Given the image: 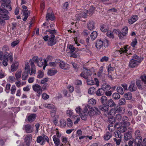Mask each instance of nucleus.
I'll use <instances>...</instances> for the list:
<instances>
[{
  "mask_svg": "<svg viewBox=\"0 0 146 146\" xmlns=\"http://www.w3.org/2000/svg\"><path fill=\"white\" fill-rule=\"evenodd\" d=\"M129 121V118L127 116L125 115L122 117L121 122V125L119 128L121 132L123 133L127 130V127L130 125Z\"/></svg>",
  "mask_w": 146,
  "mask_h": 146,
  "instance_id": "nucleus-1",
  "label": "nucleus"
},
{
  "mask_svg": "<svg viewBox=\"0 0 146 146\" xmlns=\"http://www.w3.org/2000/svg\"><path fill=\"white\" fill-rule=\"evenodd\" d=\"M142 131L139 130L137 129L135 131L134 136L135 138L134 141L135 144H137L139 146H140L141 141L142 139Z\"/></svg>",
  "mask_w": 146,
  "mask_h": 146,
  "instance_id": "nucleus-2",
  "label": "nucleus"
},
{
  "mask_svg": "<svg viewBox=\"0 0 146 146\" xmlns=\"http://www.w3.org/2000/svg\"><path fill=\"white\" fill-rule=\"evenodd\" d=\"M88 107L89 108H90V110L88 112V114L90 116H97L100 114L101 112L97 108L95 107L92 108L89 106H88Z\"/></svg>",
  "mask_w": 146,
  "mask_h": 146,
  "instance_id": "nucleus-3",
  "label": "nucleus"
},
{
  "mask_svg": "<svg viewBox=\"0 0 146 146\" xmlns=\"http://www.w3.org/2000/svg\"><path fill=\"white\" fill-rule=\"evenodd\" d=\"M3 9L0 8V17L3 18L4 20H8L9 19V17L8 15L9 13L8 11H10L7 8H3Z\"/></svg>",
  "mask_w": 146,
  "mask_h": 146,
  "instance_id": "nucleus-4",
  "label": "nucleus"
},
{
  "mask_svg": "<svg viewBox=\"0 0 146 146\" xmlns=\"http://www.w3.org/2000/svg\"><path fill=\"white\" fill-rule=\"evenodd\" d=\"M83 68L84 71L80 74V76L85 79L90 78L92 74L91 71L86 67H84Z\"/></svg>",
  "mask_w": 146,
  "mask_h": 146,
  "instance_id": "nucleus-5",
  "label": "nucleus"
},
{
  "mask_svg": "<svg viewBox=\"0 0 146 146\" xmlns=\"http://www.w3.org/2000/svg\"><path fill=\"white\" fill-rule=\"evenodd\" d=\"M45 141L48 143L49 142L48 137L44 134H43L42 136H39L37 138L36 142L41 145L44 144Z\"/></svg>",
  "mask_w": 146,
  "mask_h": 146,
  "instance_id": "nucleus-6",
  "label": "nucleus"
},
{
  "mask_svg": "<svg viewBox=\"0 0 146 146\" xmlns=\"http://www.w3.org/2000/svg\"><path fill=\"white\" fill-rule=\"evenodd\" d=\"M128 29L127 27H125L121 29V31L119 35V38L121 40H123L127 35Z\"/></svg>",
  "mask_w": 146,
  "mask_h": 146,
  "instance_id": "nucleus-7",
  "label": "nucleus"
},
{
  "mask_svg": "<svg viewBox=\"0 0 146 146\" xmlns=\"http://www.w3.org/2000/svg\"><path fill=\"white\" fill-rule=\"evenodd\" d=\"M3 1L4 2L1 4V6L2 8H8L9 9H8L9 11H11L12 7L10 4L11 3V1L9 0H3Z\"/></svg>",
  "mask_w": 146,
  "mask_h": 146,
  "instance_id": "nucleus-8",
  "label": "nucleus"
},
{
  "mask_svg": "<svg viewBox=\"0 0 146 146\" xmlns=\"http://www.w3.org/2000/svg\"><path fill=\"white\" fill-rule=\"evenodd\" d=\"M57 40L55 39V36L54 35H50L48 42L47 44L48 46H52L56 44Z\"/></svg>",
  "mask_w": 146,
  "mask_h": 146,
  "instance_id": "nucleus-9",
  "label": "nucleus"
},
{
  "mask_svg": "<svg viewBox=\"0 0 146 146\" xmlns=\"http://www.w3.org/2000/svg\"><path fill=\"white\" fill-rule=\"evenodd\" d=\"M122 111L121 108L119 106H115L113 109H111L109 113V114L111 115H115V112L119 113Z\"/></svg>",
  "mask_w": 146,
  "mask_h": 146,
  "instance_id": "nucleus-10",
  "label": "nucleus"
},
{
  "mask_svg": "<svg viewBox=\"0 0 146 146\" xmlns=\"http://www.w3.org/2000/svg\"><path fill=\"white\" fill-rule=\"evenodd\" d=\"M55 16L54 15L52 11L50 9V12H48V11L47 12L46 15V20L47 21H48L49 20L53 21L55 20Z\"/></svg>",
  "mask_w": 146,
  "mask_h": 146,
  "instance_id": "nucleus-11",
  "label": "nucleus"
},
{
  "mask_svg": "<svg viewBox=\"0 0 146 146\" xmlns=\"http://www.w3.org/2000/svg\"><path fill=\"white\" fill-rule=\"evenodd\" d=\"M57 137L55 135H54L53 137V140L55 144L54 146H58L60 143V141L59 138L60 137V135H59V133L56 134Z\"/></svg>",
  "mask_w": 146,
  "mask_h": 146,
  "instance_id": "nucleus-12",
  "label": "nucleus"
},
{
  "mask_svg": "<svg viewBox=\"0 0 146 146\" xmlns=\"http://www.w3.org/2000/svg\"><path fill=\"white\" fill-rule=\"evenodd\" d=\"M103 44L104 42L102 40L98 39L95 42V45L97 49H100L102 47Z\"/></svg>",
  "mask_w": 146,
  "mask_h": 146,
  "instance_id": "nucleus-13",
  "label": "nucleus"
},
{
  "mask_svg": "<svg viewBox=\"0 0 146 146\" xmlns=\"http://www.w3.org/2000/svg\"><path fill=\"white\" fill-rule=\"evenodd\" d=\"M57 72L56 69L54 68H52L48 69L47 74L48 76H52L56 74Z\"/></svg>",
  "mask_w": 146,
  "mask_h": 146,
  "instance_id": "nucleus-14",
  "label": "nucleus"
},
{
  "mask_svg": "<svg viewBox=\"0 0 146 146\" xmlns=\"http://www.w3.org/2000/svg\"><path fill=\"white\" fill-rule=\"evenodd\" d=\"M87 28L88 30L92 31L95 28V22L92 20L90 21L87 23Z\"/></svg>",
  "mask_w": 146,
  "mask_h": 146,
  "instance_id": "nucleus-15",
  "label": "nucleus"
},
{
  "mask_svg": "<svg viewBox=\"0 0 146 146\" xmlns=\"http://www.w3.org/2000/svg\"><path fill=\"white\" fill-rule=\"evenodd\" d=\"M57 63H60L59 66L61 68L65 70L68 69L69 68L67 65L63 61L58 60Z\"/></svg>",
  "mask_w": 146,
  "mask_h": 146,
  "instance_id": "nucleus-16",
  "label": "nucleus"
},
{
  "mask_svg": "<svg viewBox=\"0 0 146 146\" xmlns=\"http://www.w3.org/2000/svg\"><path fill=\"white\" fill-rule=\"evenodd\" d=\"M139 64V63L134 60L133 59H131L129 61V66L131 68H134L138 66Z\"/></svg>",
  "mask_w": 146,
  "mask_h": 146,
  "instance_id": "nucleus-17",
  "label": "nucleus"
},
{
  "mask_svg": "<svg viewBox=\"0 0 146 146\" xmlns=\"http://www.w3.org/2000/svg\"><path fill=\"white\" fill-rule=\"evenodd\" d=\"M36 117V114H31L29 115L27 117V121L29 122H32L35 120Z\"/></svg>",
  "mask_w": 146,
  "mask_h": 146,
  "instance_id": "nucleus-18",
  "label": "nucleus"
},
{
  "mask_svg": "<svg viewBox=\"0 0 146 146\" xmlns=\"http://www.w3.org/2000/svg\"><path fill=\"white\" fill-rule=\"evenodd\" d=\"M132 59L137 62L139 64H140L141 62L143 60V58L139 57L136 54H134L132 57Z\"/></svg>",
  "mask_w": 146,
  "mask_h": 146,
  "instance_id": "nucleus-19",
  "label": "nucleus"
},
{
  "mask_svg": "<svg viewBox=\"0 0 146 146\" xmlns=\"http://www.w3.org/2000/svg\"><path fill=\"white\" fill-rule=\"evenodd\" d=\"M32 139L31 134H29L27 135L25 138L24 141L26 144H30Z\"/></svg>",
  "mask_w": 146,
  "mask_h": 146,
  "instance_id": "nucleus-20",
  "label": "nucleus"
},
{
  "mask_svg": "<svg viewBox=\"0 0 146 146\" xmlns=\"http://www.w3.org/2000/svg\"><path fill=\"white\" fill-rule=\"evenodd\" d=\"M32 88L33 90L36 92L41 91V87L37 84L33 85Z\"/></svg>",
  "mask_w": 146,
  "mask_h": 146,
  "instance_id": "nucleus-21",
  "label": "nucleus"
},
{
  "mask_svg": "<svg viewBox=\"0 0 146 146\" xmlns=\"http://www.w3.org/2000/svg\"><path fill=\"white\" fill-rule=\"evenodd\" d=\"M138 17L137 15L132 16L131 18L128 20L129 23L131 25L136 21L138 19Z\"/></svg>",
  "mask_w": 146,
  "mask_h": 146,
  "instance_id": "nucleus-22",
  "label": "nucleus"
},
{
  "mask_svg": "<svg viewBox=\"0 0 146 146\" xmlns=\"http://www.w3.org/2000/svg\"><path fill=\"white\" fill-rule=\"evenodd\" d=\"M24 129L26 132L27 133H31L33 131L31 125L29 124H27L25 126Z\"/></svg>",
  "mask_w": 146,
  "mask_h": 146,
  "instance_id": "nucleus-23",
  "label": "nucleus"
},
{
  "mask_svg": "<svg viewBox=\"0 0 146 146\" xmlns=\"http://www.w3.org/2000/svg\"><path fill=\"white\" fill-rule=\"evenodd\" d=\"M131 132V131H129L124 133V139L125 141H127L131 139L132 137Z\"/></svg>",
  "mask_w": 146,
  "mask_h": 146,
  "instance_id": "nucleus-24",
  "label": "nucleus"
},
{
  "mask_svg": "<svg viewBox=\"0 0 146 146\" xmlns=\"http://www.w3.org/2000/svg\"><path fill=\"white\" fill-rule=\"evenodd\" d=\"M112 136V134L111 132L107 131L104 134V139L106 140H109Z\"/></svg>",
  "mask_w": 146,
  "mask_h": 146,
  "instance_id": "nucleus-25",
  "label": "nucleus"
},
{
  "mask_svg": "<svg viewBox=\"0 0 146 146\" xmlns=\"http://www.w3.org/2000/svg\"><path fill=\"white\" fill-rule=\"evenodd\" d=\"M13 53L10 52L7 55L5 58L6 59L8 60V61H9L10 64H11L13 61Z\"/></svg>",
  "mask_w": 146,
  "mask_h": 146,
  "instance_id": "nucleus-26",
  "label": "nucleus"
},
{
  "mask_svg": "<svg viewBox=\"0 0 146 146\" xmlns=\"http://www.w3.org/2000/svg\"><path fill=\"white\" fill-rule=\"evenodd\" d=\"M107 105L108 106V107H110L111 108L113 107L114 108L116 106V105L113 100L111 99H110L108 101Z\"/></svg>",
  "mask_w": 146,
  "mask_h": 146,
  "instance_id": "nucleus-27",
  "label": "nucleus"
},
{
  "mask_svg": "<svg viewBox=\"0 0 146 146\" xmlns=\"http://www.w3.org/2000/svg\"><path fill=\"white\" fill-rule=\"evenodd\" d=\"M19 65V64L18 62H13L11 66V71L13 72L17 70Z\"/></svg>",
  "mask_w": 146,
  "mask_h": 146,
  "instance_id": "nucleus-28",
  "label": "nucleus"
},
{
  "mask_svg": "<svg viewBox=\"0 0 146 146\" xmlns=\"http://www.w3.org/2000/svg\"><path fill=\"white\" fill-rule=\"evenodd\" d=\"M99 110L105 111H107L108 110L109 107H108V106L107 105V104L106 105H100L99 106Z\"/></svg>",
  "mask_w": 146,
  "mask_h": 146,
  "instance_id": "nucleus-29",
  "label": "nucleus"
},
{
  "mask_svg": "<svg viewBox=\"0 0 146 146\" xmlns=\"http://www.w3.org/2000/svg\"><path fill=\"white\" fill-rule=\"evenodd\" d=\"M129 90L131 92L135 91L137 90V87L134 83H131L129 87Z\"/></svg>",
  "mask_w": 146,
  "mask_h": 146,
  "instance_id": "nucleus-30",
  "label": "nucleus"
},
{
  "mask_svg": "<svg viewBox=\"0 0 146 146\" xmlns=\"http://www.w3.org/2000/svg\"><path fill=\"white\" fill-rule=\"evenodd\" d=\"M105 92L102 88H99L96 92L97 96H101L104 94Z\"/></svg>",
  "mask_w": 146,
  "mask_h": 146,
  "instance_id": "nucleus-31",
  "label": "nucleus"
},
{
  "mask_svg": "<svg viewBox=\"0 0 146 146\" xmlns=\"http://www.w3.org/2000/svg\"><path fill=\"white\" fill-rule=\"evenodd\" d=\"M100 100L102 104L103 105H106L107 104L108 101L107 97L104 96H102L101 97Z\"/></svg>",
  "mask_w": 146,
  "mask_h": 146,
  "instance_id": "nucleus-32",
  "label": "nucleus"
},
{
  "mask_svg": "<svg viewBox=\"0 0 146 146\" xmlns=\"http://www.w3.org/2000/svg\"><path fill=\"white\" fill-rule=\"evenodd\" d=\"M143 84L142 82L140 80H137L136 81V85L139 89L140 90L143 89L142 87V85Z\"/></svg>",
  "mask_w": 146,
  "mask_h": 146,
  "instance_id": "nucleus-33",
  "label": "nucleus"
},
{
  "mask_svg": "<svg viewBox=\"0 0 146 146\" xmlns=\"http://www.w3.org/2000/svg\"><path fill=\"white\" fill-rule=\"evenodd\" d=\"M97 35L98 34L97 32L96 31H93L91 33L90 38H91V40L93 41L96 38Z\"/></svg>",
  "mask_w": 146,
  "mask_h": 146,
  "instance_id": "nucleus-34",
  "label": "nucleus"
},
{
  "mask_svg": "<svg viewBox=\"0 0 146 146\" xmlns=\"http://www.w3.org/2000/svg\"><path fill=\"white\" fill-rule=\"evenodd\" d=\"M102 88L105 92V91L109 90L111 88V87L109 84H105L103 85Z\"/></svg>",
  "mask_w": 146,
  "mask_h": 146,
  "instance_id": "nucleus-35",
  "label": "nucleus"
},
{
  "mask_svg": "<svg viewBox=\"0 0 146 146\" xmlns=\"http://www.w3.org/2000/svg\"><path fill=\"white\" fill-rule=\"evenodd\" d=\"M87 80L86 83L88 85H92L94 84L93 78L90 76V78L85 79Z\"/></svg>",
  "mask_w": 146,
  "mask_h": 146,
  "instance_id": "nucleus-36",
  "label": "nucleus"
},
{
  "mask_svg": "<svg viewBox=\"0 0 146 146\" xmlns=\"http://www.w3.org/2000/svg\"><path fill=\"white\" fill-rule=\"evenodd\" d=\"M23 14L24 16V17L23 19V21H25L27 18H28L29 14H30V13H29V11L28 10L25 11H23Z\"/></svg>",
  "mask_w": 146,
  "mask_h": 146,
  "instance_id": "nucleus-37",
  "label": "nucleus"
},
{
  "mask_svg": "<svg viewBox=\"0 0 146 146\" xmlns=\"http://www.w3.org/2000/svg\"><path fill=\"white\" fill-rule=\"evenodd\" d=\"M124 97L127 100H130L132 98V94L130 92H128L124 94Z\"/></svg>",
  "mask_w": 146,
  "mask_h": 146,
  "instance_id": "nucleus-38",
  "label": "nucleus"
},
{
  "mask_svg": "<svg viewBox=\"0 0 146 146\" xmlns=\"http://www.w3.org/2000/svg\"><path fill=\"white\" fill-rule=\"evenodd\" d=\"M122 117L120 113H117L116 114L115 117V120L120 121L121 120H122Z\"/></svg>",
  "mask_w": 146,
  "mask_h": 146,
  "instance_id": "nucleus-39",
  "label": "nucleus"
},
{
  "mask_svg": "<svg viewBox=\"0 0 146 146\" xmlns=\"http://www.w3.org/2000/svg\"><path fill=\"white\" fill-rule=\"evenodd\" d=\"M7 56V53H3L2 51H0V60H2L5 58Z\"/></svg>",
  "mask_w": 146,
  "mask_h": 146,
  "instance_id": "nucleus-40",
  "label": "nucleus"
},
{
  "mask_svg": "<svg viewBox=\"0 0 146 146\" xmlns=\"http://www.w3.org/2000/svg\"><path fill=\"white\" fill-rule=\"evenodd\" d=\"M97 75L98 77L101 79H104L105 77V74L103 72H98Z\"/></svg>",
  "mask_w": 146,
  "mask_h": 146,
  "instance_id": "nucleus-41",
  "label": "nucleus"
},
{
  "mask_svg": "<svg viewBox=\"0 0 146 146\" xmlns=\"http://www.w3.org/2000/svg\"><path fill=\"white\" fill-rule=\"evenodd\" d=\"M96 100L93 98L91 99L88 101V103L89 104V106L90 105L94 106L96 104Z\"/></svg>",
  "mask_w": 146,
  "mask_h": 146,
  "instance_id": "nucleus-42",
  "label": "nucleus"
},
{
  "mask_svg": "<svg viewBox=\"0 0 146 146\" xmlns=\"http://www.w3.org/2000/svg\"><path fill=\"white\" fill-rule=\"evenodd\" d=\"M29 72H25L23 73L22 76V79L23 80H26L28 77Z\"/></svg>",
  "mask_w": 146,
  "mask_h": 146,
  "instance_id": "nucleus-43",
  "label": "nucleus"
},
{
  "mask_svg": "<svg viewBox=\"0 0 146 146\" xmlns=\"http://www.w3.org/2000/svg\"><path fill=\"white\" fill-rule=\"evenodd\" d=\"M117 91L118 94L123 95L124 94V92L123 88L121 86H118L117 88Z\"/></svg>",
  "mask_w": 146,
  "mask_h": 146,
  "instance_id": "nucleus-44",
  "label": "nucleus"
},
{
  "mask_svg": "<svg viewBox=\"0 0 146 146\" xmlns=\"http://www.w3.org/2000/svg\"><path fill=\"white\" fill-rule=\"evenodd\" d=\"M107 36L110 38L113 39L114 38L113 33L110 31H108L106 33Z\"/></svg>",
  "mask_w": 146,
  "mask_h": 146,
  "instance_id": "nucleus-45",
  "label": "nucleus"
},
{
  "mask_svg": "<svg viewBox=\"0 0 146 146\" xmlns=\"http://www.w3.org/2000/svg\"><path fill=\"white\" fill-rule=\"evenodd\" d=\"M68 49L70 50L69 53H72L74 52L76 50V48L73 46V45L70 44L68 47Z\"/></svg>",
  "mask_w": 146,
  "mask_h": 146,
  "instance_id": "nucleus-46",
  "label": "nucleus"
},
{
  "mask_svg": "<svg viewBox=\"0 0 146 146\" xmlns=\"http://www.w3.org/2000/svg\"><path fill=\"white\" fill-rule=\"evenodd\" d=\"M44 106L47 108L50 109H54L55 108L54 106L52 104H45Z\"/></svg>",
  "mask_w": 146,
  "mask_h": 146,
  "instance_id": "nucleus-47",
  "label": "nucleus"
},
{
  "mask_svg": "<svg viewBox=\"0 0 146 146\" xmlns=\"http://www.w3.org/2000/svg\"><path fill=\"white\" fill-rule=\"evenodd\" d=\"M100 29L102 32H106L108 30V28L104 25H103L100 27Z\"/></svg>",
  "mask_w": 146,
  "mask_h": 146,
  "instance_id": "nucleus-48",
  "label": "nucleus"
},
{
  "mask_svg": "<svg viewBox=\"0 0 146 146\" xmlns=\"http://www.w3.org/2000/svg\"><path fill=\"white\" fill-rule=\"evenodd\" d=\"M96 91V89L93 87H91L88 90V93L90 94H93Z\"/></svg>",
  "mask_w": 146,
  "mask_h": 146,
  "instance_id": "nucleus-49",
  "label": "nucleus"
},
{
  "mask_svg": "<svg viewBox=\"0 0 146 146\" xmlns=\"http://www.w3.org/2000/svg\"><path fill=\"white\" fill-rule=\"evenodd\" d=\"M47 62L45 59L44 60H43V61L38 62L37 63V65L39 67H41L44 65L45 64H47Z\"/></svg>",
  "mask_w": 146,
  "mask_h": 146,
  "instance_id": "nucleus-50",
  "label": "nucleus"
},
{
  "mask_svg": "<svg viewBox=\"0 0 146 146\" xmlns=\"http://www.w3.org/2000/svg\"><path fill=\"white\" fill-rule=\"evenodd\" d=\"M86 15V14L84 12H82V13L80 15L78 14H76V17L78 20H80V18L81 17H83V16H85Z\"/></svg>",
  "mask_w": 146,
  "mask_h": 146,
  "instance_id": "nucleus-51",
  "label": "nucleus"
},
{
  "mask_svg": "<svg viewBox=\"0 0 146 146\" xmlns=\"http://www.w3.org/2000/svg\"><path fill=\"white\" fill-rule=\"evenodd\" d=\"M120 131H116L114 133L116 138L121 139V137L122 135L121 134Z\"/></svg>",
  "mask_w": 146,
  "mask_h": 146,
  "instance_id": "nucleus-52",
  "label": "nucleus"
},
{
  "mask_svg": "<svg viewBox=\"0 0 146 146\" xmlns=\"http://www.w3.org/2000/svg\"><path fill=\"white\" fill-rule=\"evenodd\" d=\"M112 97L115 100L119 99L120 97L119 94L117 93H113L112 95Z\"/></svg>",
  "mask_w": 146,
  "mask_h": 146,
  "instance_id": "nucleus-53",
  "label": "nucleus"
},
{
  "mask_svg": "<svg viewBox=\"0 0 146 146\" xmlns=\"http://www.w3.org/2000/svg\"><path fill=\"white\" fill-rule=\"evenodd\" d=\"M57 31L55 29L53 30L48 29L46 30V32H48L51 35H54L57 33Z\"/></svg>",
  "mask_w": 146,
  "mask_h": 146,
  "instance_id": "nucleus-54",
  "label": "nucleus"
},
{
  "mask_svg": "<svg viewBox=\"0 0 146 146\" xmlns=\"http://www.w3.org/2000/svg\"><path fill=\"white\" fill-rule=\"evenodd\" d=\"M16 90V87L15 85H13L11 89V94H15Z\"/></svg>",
  "mask_w": 146,
  "mask_h": 146,
  "instance_id": "nucleus-55",
  "label": "nucleus"
},
{
  "mask_svg": "<svg viewBox=\"0 0 146 146\" xmlns=\"http://www.w3.org/2000/svg\"><path fill=\"white\" fill-rule=\"evenodd\" d=\"M122 51L123 53H126V54H128L129 55H131L133 54H134L133 52L129 50H128V49H126L124 50H123Z\"/></svg>",
  "mask_w": 146,
  "mask_h": 146,
  "instance_id": "nucleus-56",
  "label": "nucleus"
},
{
  "mask_svg": "<svg viewBox=\"0 0 146 146\" xmlns=\"http://www.w3.org/2000/svg\"><path fill=\"white\" fill-rule=\"evenodd\" d=\"M125 100L124 98H121L118 102L119 106H121L125 105Z\"/></svg>",
  "mask_w": 146,
  "mask_h": 146,
  "instance_id": "nucleus-57",
  "label": "nucleus"
},
{
  "mask_svg": "<svg viewBox=\"0 0 146 146\" xmlns=\"http://www.w3.org/2000/svg\"><path fill=\"white\" fill-rule=\"evenodd\" d=\"M60 126L61 127H64L66 125V121L63 119H61L60 121Z\"/></svg>",
  "mask_w": 146,
  "mask_h": 146,
  "instance_id": "nucleus-58",
  "label": "nucleus"
},
{
  "mask_svg": "<svg viewBox=\"0 0 146 146\" xmlns=\"http://www.w3.org/2000/svg\"><path fill=\"white\" fill-rule=\"evenodd\" d=\"M67 124L69 127H71L73 125L72 121L69 118L67 119Z\"/></svg>",
  "mask_w": 146,
  "mask_h": 146,
  "instance_id": "nucleus-59",
  "label": "nucleus"
},
{
  "mask_svg": "<svg viewBox=\"0 0 146 146\" xmlns=\"http://www.w3.org/2000/svg\"><path fill=\"white\" fill-rule=\"evenodd\" d=\"M108 67V71L109 74L111 73V71H113L115 69V68L111 67L110 64H109Z\"/></svg>",
  "mask_w": 146,
  "mask_h": 146,
  "instance_id": "nucleus-60",
  "label": "nucleus"
},
{
  "mask_svg": "<svg viewBox=\"0 0 146 146\" xmlns=\"http://www.w3.org/2000/svg\"><path fill=\"white\" fill-rule=\"evenodd\" d=\"M19 42V40H16L15 41L11 43V46L12 47H15L18 44Z\"/></svg>",
  "mask_w": 146,
  "mask_h": 146,
  "instance_id": "nucleus-61",
  "label": "nucleus"
},
{
  "mask_svg": "<svg viewBox=\"0 0 146 146\" xmlns=\"http://www.w3.org/2000/svg\"><path fill=\"white\" fill-rule=\"evenodd\" d=\"M11 86V85L10 84H7L6 85V87L5 88V90L7 93H8L9 92Z\"/></svg>",
  "mask_w": 146,
  "mask_h": 146,
  "instance_id": "nucleus-62",
  "label": "nucleus"
},
{
  "mask_svg": "<svg viewBox=\"0 0 146 146\" xmlns=\"http://www.w3.org/2000/svg\"><path fill=\"white\" fill-rule=\"evenodd\" d=\"M108 121L110 123H114L115 122V118L113 116H112L111 117L108 118Z\"/></svg>",
  "mask_w": 146,
  "mask_h": 146,
  "instance_id": "nucleus-63",
  "label": "nucleus"
},
{
  "mask_svg": "<svg viewBox=\"0 0 146 146\" xmlns=\"http://www.w3.org/2000/svg\"><path fill=\"white\" fill-rule=\"evenodd\" d=\"M137 43V39L135 38L134 40L132 41V42L131 43V45L133 47H134L136 45Z\"/></svg>",
  "mask_w": 146,
  "mask_h": 146,
  "instance_id": "nucleus-64",
  "label": "nucleus"
}]
</instances>
